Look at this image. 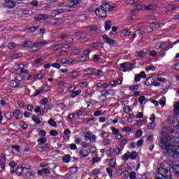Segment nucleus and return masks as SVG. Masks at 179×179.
I'll return each mask as SVG.
<instances>
[{
  "instance_id": "1",
  "label": "nucleus",
  "mask_w": 179,
  "mask_h": 179,
  "mask_svg": "<svg viewBox=\"0 0 179 179\" xmlns=\"http://www.w3.org/2000/svg\"><path fill=\"white\" fill-rule=\"evenodd\" d=\"M159 146L163 150H166L170 156L175 157L179 156V145H173L167 142V138H162L159 141Z\"/></svg>"
},
{
  "instance_id": "2",
  "label": "nucleus",
  "mask_w": 179,
  "mask_h": 179,
  "mask_svg": "<svg viewBox=\"0 0 179 179\" xmlns=\"http://www.w3.org/2000/svg\"><path fill=\"white\" fill-rule=\"evenodd\" d=\"M156 176H157V177H159V178H169V177L171 176V172L163 166H160L157 169Z\"/></svg>"
},
{
  "instance_id": "3",
  "label": "nucleus",
  "mask_w": 179,
  "mask_h": 179,
  "mask_svg": "<svg viewBox=\"0 0 179 179\" xmlns=\"http://www.w3.org/2000/svg\"><path fill=\"white\" fill-rule=\"evenodd\" d=\"M136 157H138V152H136V151H133L131 152L128 151L122 157V159L124 162H127L129 159H131V160H135L136 159Z\"/></svg>"
},
{
  "instance_id": "4",
  "label": "nucleus",
  "mask_w": 179,
  "mask_h": 179,
  "mask_svg": "<svg viewBox=\"0 0 179 179\" xmlns=\"http://www.w3.org/2000/svg\"><path fill=\"white\" fill-rule=\"evenodd\" d=\"M22 80H23V78H22V76H20V74H17L15 76V80H12L10 81V86L11 87H13L14 89H16V87H19L20 82Z\"/></svg>"
},
{
  "instance_id": "5",
  "label": "nucleus",
  "mask_w": 179,
  "mask_h": 179,
  "mask_svg": "<svg viewBox=\"0 0 179 179\" xmlns=\"http://www.w3.org/2000/svg\"><path fill=\"white\" fill-rule=\"evenodd\" d=\"M72 6H64L62 8L54 10L52 14L54 16L61 15V13H65V12H72Z\"/></svg>"
},
{
  "instance_id": "6",
  "label": "nucleus",
  "mask_w": 179,
  "mask_h": 179,
  "mask_svg": "<svg viewBox=\"0 0 179 179\" xmlns=\"http://www.w3.org/2000/svg\"><path fill=\"white\" fill-rule=\"evenodd\" d=\"M135 68L134 64L125 62L120 64V71L122 72H127V71H132Z\"/></svg>"
},
{
  "instance_id": "7",
  "label": "nucleus",
  "mask_w": 179,
  "mask_h": 179,
  "mask_svg": "<svg viewBox=\"0 0 179 179\" xmlns=\"http://www.w3.org/2000/svg\"><path fill=\"white\" fill-rule=\"evenodd\" d=\"M48 44H50V42L47 41H43L42 42H36L33 44L32 47H31V52H37L38 50H34L33 49L38 48V50H40L41 47H43V45H47Z\"/></svg>"
},
{
  "instance_id": "8",
  "label": "nucleus",
  "mask_w": 179,
  "mask_h": 179,
  "mask_svg": "<svg viewBox=\"0 0 179 179\" xmlns=\"http://www.w3.org/2000/svg\"><path fill=\"white\" fill-rule=\"evenodd\" d=\"M71 44H62V43H59V44H55V45H52L50 48L51 50H62L63 48H64V50H69V48H71Z\"/></svg>"
},
{
  "instance_id": "9",
  "label": "nucleus",
  "mask_w": 179,
  "mask_h": 179,
  "mask_svg": "<svg viewBox=\"0 0 179 179\" xmlns=\"http://www.w3.org/2000/svg\"><path fill=\"white\" fill-rule=\"evenodd\" d=\"M101 97H103V100H106L107 99V96H114V94H115V91L113 89L103 90L101 91Z\"/></svg>"
},
{
  "instance_id": "10",
  "label": "nucleus",
  "mask_w": 179,
  "mask_h": 179,
  "mask_svg": "<svg viewBox=\"0 0 179 179\" xmlns=\"http://www.w3.org/2000/svg\"><path fill=\"white\" fill-rule=\"evenodd\" d=\"M150 120L151 122H150L147 127L148 129H155V128H156V116H155V114L150 115Z\"/></svg>"
},
{
  "instance_id": "11",
  "label": "nucleus",
  "mask_w": 179,
  "mask_h": 179,
  "mask_svg": "<svg viewBox=\"0 0 179 179\" xmlns=\"http://www.w3.org/2000/svg\"><path fill=\"white\" fill-rule=\"evenodd\" d=\"M95 13L98 17H107V13L101 6L95 10Z\"/></svg>"
},
{
  "instance_id": "12",
  "label": "nucleus",
  "mask_w": 179,
  "mask_h": 179,
  "mask_svg": "<svg viewBox=\"0 0 179 179\" xmlns=\"http://www.w3.org/2000/svg\"><path fill=\"white\" fill-rule=\"evenodd\" d=\"M4 8H8V9H13L16 6V2L12 0H6L3 3Z\"/></svg>"
},
{
  "instance_id": "13",
  "label": "nucleus",
  "mask_w": 179,
  "mask_h": 179,
  "mask_svg": "<svg viewBox=\"0 0 179 179\" xmlns=\"http://www.w3.org/2000/svg\"><path fill=\"white\" fill-rule=\"evenodd\" d=\"M85 141L96 142V136L92 134V131H87L85 136Z\"/></svg>"
},
{
  "instance_id": "14",
  "label": "nucleus",
  "mask_w": 179,
  "mask_h": 179,
  "mask_svg": "<svg viewBox=\"0 0 179 179\" xmlns=\"http://www.w3.org/2000/svg\"><path fill=\"white\" fill-rule=\"evenodd\" d=\"M165 139H167V143H169V141H171L172 143H179V136H174L171 134L168 135Z\"/></svg>"
},
{
  "instance_id": "15",
  "label": "nucleus",
  "mask_w": 179,
  "mask_h": 179,
  "mask_svg": "<svg viewBox=\"0 0 179 179\" xmlns=\"http://www.w3.org/2000/svg\"><path fill=\"white\" fill-rule=\"evenodd\" d=\"M167 121L168 122H170V124H172L173 127L177 128V126L178 125V121H177V117L176 116H169Z\"/></svg>"
},
{
  "instance_id": "16",
  "label": "nucleus",
  "mask_w": 179,
  "mask_h": 179,
  "mask_svg": "<svg viewBox=\"0 0 179 179\" xmlns=\"http://www.w3.org/2000/svg\"><path fill=\"white\" fill-rule=\"evenodd\" d=\"M101 7L105 10L106 13L107 12H111L114 9V7L110 6V4H108V3H102L101 5Z\"/></svg>"
},
{
  "instance_id": "17",
  "label": "nucleus",
  "mask_w": 179,
  "mask_h": 179,
  "mask_svg": "<svg viewBox=\"0 0 179 179\" xmlns=\"http://www.w3.org/2000/svg\"><path fill=\"white\" fill-rule=\"evenodd\" d=\"M142 78L143 79H145V78H146V73H145V71H141L139 74H136L134 80L136 83L141 82V79H142Z\"/></svg>"
},
{
  "instance_id": "18",
  "label": "nucleus",
  "mask_w": 179,
  "mask_h": 179,
  "mask_svg": "<svg viewBox=\"0 0 179 179\" xmlns=\"http://www.w3.org/2000/svg\"><path fill=\"white\" fill-rule=\"evenodd\" d=\"M13 115H14L15 120H22L23 118V113L20 110H15L13 112Z\"/></svg>"
},
{
  "instance_id": "19",
  "label": "nucleus",
  "mask_w": 179,
  "mask_h": 179,
  "mask_svg": "<svg viewBox=\"0 0 179 179\" xmlns=\"http://www.w3.org/2000/svg\"><path fill=\"white\" fill-rule=\"evenodd\" d=\"M102 38L103 41H106V43H107V44H115V41L114 39L108 38L107 35H103L102 36Z\"/></svg>"
},
{
  "instance_id": "20",
  "label": "nucleus",
  "mask_w": 179,
  "mask_h": 179,
  "mask_svg": "<svg viewBox=\"0 0 179 179\" xmlns=\"http://www.w3.org/2000/svg\"><path fill=\"white\" fill-rule=\"evenodd\" d=\"M50 16L46 14H40L38 15V17L36 18V22H38V20H47Z\"/></svg>"
},
{
  "instance_id": "21",
  "label": "nucleus",
  "mask_w": 179,
  "mask_h": 179,
  "mask_svg": "<svg viewBox=\"0 0 179 179\" xmlns=\"http://www.w3.org/2000/svg\"><path fill=\"white\" fill-rule=\"evenodd\" d=\"M38 150L43 153V152H45L48 149H50V146L48 144H45L43 146L38 145Z\"/></svg>"
},
{
  "instance_id": "22",
  "label": "nucleus",
  "mask_w": 179,
  "mask_h": 179,
  "mask_svg": "<svg viewBox=\"0 0 179 179\" xmlns=\"http://www.w3.org/2000/svg\"><path fill=\"white\" fill-rule=\"evenodd\" d=\"M135 55L136 57L143 58V57H146V55H148V53L143 50H141L140 52H136Z\"/></svg>"
},
{
  "instance_id": "23",
  "label": "nucleus",
  "mask_w": 179,
  "mask_h": 179,
  "mask_svg": "<svg viewBox=\"0 0 179 179\" xmlns=\"http://www.w3.org/2000/svg\"><path fill=\"white\" fill-rule=\"evenodd\" d=\"M80 76V74L79 73V71H73L70 73V78L71 79H76Z\"/></svg>"
},
{
  "instance_id": "24",
  "label": "nucleus",
  "mask_w": 179,
  "mask_h": 179,
  "mask_svg": "<svg viewBox=\"0 0 179 179\" xmlns=\"http://www.w3.org/2000/svg\"><path fill=\"white\" fill-rule=\"evenodd\" d=\"M173 108L176 115H179V102H174Z\"/></svg>"
},
{
  "instance_id": "25",
  "label": "nucleus",
  "mask_w": 179,
  "mask_h": 179,
  "mask_svg": "<svg viewBox=\"0 0 179 179\" xmlns=\"http://www.w3.org/2000/svg\"><path fill=\"white\" fill-rule=\"evenodd\" d=\"M98 29L96 25H91L86 27L87 31H97Z\"/></svg>"
},
{
  "instance_id": "26",
  "label": "nucleus",
  "mask_w": 179,
  "mask_h": 179,
  "mask_svg": "<svg viewBox=\"0 0 179 179\" xmlns=\"http://www.w3.org/2000/svg\"><path fill=\"white\" fill-rule=\"evenodd\" d=\"M23 170H24L23 167H22V166L17 167L15 173H16L17 176H18V177H20V176H22L23 174Z\"/></svg>"
},
{
  "instance_id": "27",
  "label": "nucleus",
  "mask_w": 179,
  "mask_h": 179,
  "mask_svg": "<svg viewBox=\"0 0 179 179\" xmlns=\"http://www.w3.org/2000/svg\"><path fill=\"white\" fill-rule=\"evenodd\" d=\"M111 21L108 20L106 21V24H105V30L106 31H108V30H110V29H111Z\"/></svg>"
},
{
  "instance_id": "28",
  "label": "nucleus",
  "mask_w": 179,
  "mask_h": 179,
  "mask_svg": "<svg viewBox=\"0 0 179 179\" xmlns=\"http://www.w3.org/2000/svg\"><path fill=\"white\" fill-rule=\"evenodd\" d=\"M153 77H149L145 82L144 83L146 86H152L153 85V81H152V78Z\"/></svg>"
},
{
  "instance_id": "29",
  "label": "nucleus",
  "mask_w": 179,
  "mask_h": 179,
  "mask_svg": "<svg viewBox=\"0 0 179 179\" xmlns=\"http://www.w3.org/2000/svg\"><path fill=\"white\" fill-rule=\"evenodd\" d=\"M80 155H82V157H87L89 156V151L87 150H80Z\"/></svg>"
},
{
  "instance_id": "30",
  "label": "nucleus",
  "mask_w": 179,
  "mask_h": 179,
  "mask_svg": "<svg viewBox=\"0 0 179 179\" xmlns=\"http://www.w3.org/2000/svg\"><path fill=\"white\" fill-rule=\"evenodd\" d=\"M37 142H38V146L44 145V143H45L47 142V138H41L38 139Z\"/></svg>"
},
{
  "instance_id": "31",
  "label": "nucleus",
  "mask_w": 179,
  "mask_h": 179,
  "mask_svg": "<svg viewBox=\"0 0 179 179\" xmlns=\"http://www.w3.org/2000/svg\"><path fill=\"white\" fill-rule=\"evenodd\" d=\"M81 93H82L81 90H77V91L71 93V97L72 99H73V98L76 97V96H79V94H80Z\"/></svg>"
},
{
  "instance_id": "32",
  "label": "nucleus",
  "mask_w": 179,
  "mask_h": 179,
  "mask_svg": "<svg viewBox=\"0 0 179 179\" xmlns=\"http://www.w3.org/2000/svg\"><path fill=\"white\" fill-rule=\"evenodd\" d=\"M94 71H96V69L88 68L87 69H85L84 72H87V75H93V72Z\"/></svg>"
},
{
  "instance_id": "33",
  "label": "nucleus",
  "mask_w": 179,
  "mask_h": 179,
  "mask_svg": "<svg viewBox=\"0 0 179 179\" xmlns=\"http://www.w3.org/2000/svg\"><path fill=\"white\" fill-rule=\"evenodd\" d=\"M115 166H117V162H115V159H111L110 162V167H111V169H114Z\"/></svg>"
},
{
  "instance_id": "34",
  "label": "nucleus",
  "mask_w": 179,
  "mask_h": 179,
  "mask_svg": "<svg viewBox=\"0 0 179 179\" xmlns=\"http://www.w3.org/2000/svg\"><path fill=\"white\" fill-rule=\"evenodd\" d=\"M32 121H34V122L37 123L38 124H41V121H40V118H38V117L36 115L32 116Z\"/></svg>"
},
{
  "instance_id": "35",
  "label": "nucleus",
  "mask_w": 179,
  "mask_h": 179,
  "mask_svg": "<svg viewBox=\"0 0 179 179\" xmlns=\"http://www.w3.org/2000/svg\"><path fill=\"white\" fill-rule=\"evenodd\" d=\"M8 48H9V50H14V48H16V43L14 42L8 43Z\"/></svg>"
},
{
  "instance_id": "36",
  "label": "nucleus",
  "mask_w": 179,
  "mask_h": 179,
  "mask_svg": "<svg viewBox=\"0 0 179 179\" xmlns=\"http://www.w3.org/2000/svg\"><path fill=\"white\" fill-rule=\"evenodd\" d=\"M177 6H173L171 4H169L167 6L168 10H177Z\"/></svg>"
},
{
  "instance_id": "37",
  "label": "nucleus",
  "mask_w": 179,
  "mask_h": 179,
  "mask_svg": "<svg viewBox=\"0 0 179 179\" xmlns=\"http://www.w3.org/2000/svg\"><path fill=\"white\" fill-rule=\"evenodd\" d=\"M71 55H78L80 54V50H79L78 49L71 50Z\"/></svg>"
},
{
  "instance_id": "38",
  "label": "nucleus",
  "mask_w": 179,
  "mask_h": 179,
  "mask_svg": "<svg viewBox=\"0 0 179 179\" xmlns=\"http://www.w3.org/2000/svg\"><path fill=\"white\" fill-rule=\"evenodd\" d=\"M153 9H155V5L153 4H150L147 6H145V10H153Z\"/></svg>"
},
{
  "instance_id": "39",
  "label": "nucleus",
  "mask_w": 179,
  "mask_h": 179,
  "mask_svg": "<svg viewBox=\"0 0 179 179\" xmlns=\"http://www.w3.org/2000/svg\"><path fill=\"white\" fill-rule=\"evenodd\" d=\"M63 162H64V163H69V162H71V156L69 155H66L63 157Z\"/></svg>"
},
{
  "instance_id": "40",
  "label": "nucleus",
  "mask_w": 179,
  "mask_h": 179,
  "mask_svg": "<svg viewBox=\"0 0 179 179\" xmlns=\"http://www.w3.org/2000/svg\"><path fill=\"white\" fill-rule=\"evenodd\" d=\"M173 173L175 174H179V165H175L173 166Z\"/></svg>"
},
{
  "instance_id": "41",
  "label": "nucleus",
  "mask_w": 179,
  "mask_h": 179,
  "mask_svg": "<svg viewBox=\"0 0 179 179\" xmlns=\"http://www.w3.org/2000/svg\"><path fill=\"white\" fill-rule=\"evenodd\" d=\"M112 130V135H117V134H120V130L115 129V127H111Z\"/></svg>"
},
{
  "instance_id": "42",
  "label": "nucleus",
  "mask_w": 179,
  "mask_h": 179,
  "mask_svg": "<svg viewBox=\"0 0 179 179\" xmlns=\"http://www.w3.org/2000/svg\"><path fill=\"white\" fill-rule=\"evenodd\" d=\"M48 124L49 125H51L52 127H57V122L55 121H54V120L52 119H50L48 121Z\"/></svg>"
},
{
  "instance_id": "43",
  "label": "nucleus",
  "mask_w": 179,
  "mask_h": 179,
  "mask_svg": "<svg viewBox=\"0 0 179 179\" xmlns=\"http://www.w3.org/2000/svg\"><path fill=\"white\" fill-rule=\"evenodd\" d=\"M124 112L126 114H129V113H131V107H129V106H126L124 108Z\"/></svg>"
},
{
  "instance_id": "44",
  "label": "nucleus",
  "mask_w": 179,
  "mask_h": 179,
  "mask_svg": "<svg viewBox=\"0 0 179 179\" xmlns=\"http://www.w3.org/2000/svg\"><path fill=\"white\" fill-rule=\"evenodd\" d=\"M139 89V85H131L129 87V90L134 92V90H138Z\"/></svg>"
},
{
  "instance_id": "45",
  "label": "nucleus",
  "mask_w": 179,
  "mask_h": 179,
  "mask_svg": "<svg viewBox=\"0 0 179 179\" xmlns=\"http://www.w3.org/2000/svg\"><path fill=\"white\" fill-rule=\"evenodd\" d=\"M113 169L114 168H111L110 166L106 169V171L108 174H109V177H113Z\"/></svg>"
},
{
  "instance_id": "46",
  "label": "nucleus",
  "mask_w": 179,
  "mask_h": 179,
  "mask_svg": "<svg viewBox=\"0 0 179 179\" xmlns=\"http://www.w3.org/2000/svg\"><path fill=\"white\" fill-rule=\"evenodd\" d=\"M68 55V51L66 50H62L61 52H59V57H65V55Z\"/></svg>"
},
{
  "instance_id": "47",
  "label": "nucleus",
  "mask_w": 179,
  "mask_h": 179,
  "mask_svg": "<svg viewBox=\"0 0 179 179\" xmlns=\"http://www.w3.org/2000/svg\"><path fill=\"white\" fill-rule=\"evenodd\" d=\"M156 69L153 64H151L150 66L145 68L146 72H149V71H155Z\"/></svg>"
},
{
  "instance_id": "48",
  "label": "nucleus",
  "mask_w": 179,
  "mask_h": 179,
  "mask_svg": "<svg viewBox=\"0 0 179 179\" xmlns=\"http://www.w3.org/2000/svg\"><path fill=\"white\" fill-rule=\"evenodd\" d=\"M101 138H108L110 135L106 131H101L100 134Z\"/></svg>"
},
{
  "instance_id": "49",
  "label": "nucleus",
  "mask_w": 179,
  "mask_h": 179,
  "mask_svg": "<svg viewBox=\"0 0 179 179\" xmlns=\"http://www.w3.org/2000/svg\"><path fill=\"white\" fill-rule=\"evenodd\" d=\"M41 93H43V90L42 89L37 90H36V92L34 94L33 96L36 97V96H38V94H41Z\"/></svg>"
},
{
  "instance_id": "50",
  "label": "nucleus",
  "mask_w": 179,
  "mask_h": 179,
  "mask_svg": "<svg viewBox=\"0 0 179 179\" xmlns=\"http://www.w3.org/2000/svg\"><path fill=\"white\" fill-rule=\"evenodd\" d=\"M122 131H124V132H126L127 134H128V132H131V131H132V129L128 126L124 127L122 129Z\"/></svg>"
},
{
  "instance_id": "51",
  "label": "nucleus",
  "mask_w": 179,
  "mask_h": 179,
  "mask_svg": "<svg viewBox=\"0 0 179 179\" xmlns=\"http://www.w3.org/2000/svg\"><path fill=\"white\" fill-rule=\"evenodd\" d=\"M121 152H122V150L120 148H117L113 150V153H115V155H121Z\"/></svg>"
},
{
  "instance_id": "52",
  "label": "nucleus",
  "mask_w": 179,
  "mask_h": 179,
  "mask_svg": "<svg viewBox=\"0 0 179 179\" xmlns=\"http://www.w3.org/2000/svg\"><path fill=\"white\" fill-rule=\"evenodd\" d=\"M47 103H48V99L47 98H43L41 100V104H42V106H45Z\"/></svg>"
},
{
  "instance_id": "53",
  "label": "nucleus",
  "mask_w": 179,
  "mask_h": 179,
  "mask_svg": "<svg viewBox=\"0 0 179 179\" xmlns=\"http://www.w3.org/2000/svg\"><path fill=\"white\" fill-rule=\"evenodd\" d=\"M50 134L51 136H58V131H57L56 130H51L50 131Z\"/></svg>"
},
{
  "instance_id": "54",
  "label": "nucleus",
  "mask_w": 179,
  "mask_h": 179,
  "mask_svg": "<svg viewBox=\"0 0 179 179\" xmlns=\"http://www.w3.org/2000/svg\"><path fill=\"white\" fill-rule=\"evenodd\" d=\"M87 124L89 125H93L94 124V118H90L87 120Z\"/></svg>"
},
{
  "instance_id": "55",
  "label": "nucleus",
  "mask_w": 179,
  "mask_h": 179,
  "mask_svg": "<svg viewBox=\"0 0 179 179\" xmlns=\"http://www.w3.org/2000/svg\"><path fill=\"white\" fill-rule=\"evenodd\" d=\"M100 160H101V158L96 157H94L92 159V163H99V162H100Z\"/></svg>"
},
{
  "instance_id": "56",
  "label": "nucleus",
  "mask_w": 179,
  "mask_h": 179,
  "mask_svg": "<svg viewBox=\"0 0 179 179\" xmlns=\"http://www.w3.org/2000/svg\"><path fill=\"white\" fill-rule=\"evenodd\" d=\"M50 89H51V87L50 86H48V85H44L42 87L43 92H48V91H50Z\"/></svg>"
},
{
  "instance_id": "57",
  "label": "nucleus",
  "mask_w": 179,
  "mask_h": 179,
  "mask_svg": "<svg viewBox=\"0 0 179 179\" xmlns=\"http://www.w3.org/2000/svg\"><path fill=\"white\" fill-rule=\"evenodd\" d=\"M38 29V27H31L29 28V30L31 33H34V31H36Z\"/></svg>"
},
{
  "instance_id": "58",
  "label": "nucleus",
  "mask_w": 179,
  "mask_h": 179,
  "mask_svg": "<svg viewBox=\"0 0 179 179\" xmlns=\"http://www.w3.org/2000/svg\"><path fill=\"white\" fill-rule=\"evenodd\" d=\"M93 59L97 62V61H100V59H101V57H100V55H95L93 56Z\"/></svg>"
},
{
  "instance_id": "59",
  "label": "nucleus",
  "mask_w": 179,
  "mask_h": 179,
  "mask_svg": "<svg viewBox=\"0 0 179 179\" xmlns=\"http://www.w3.org/2000/svg\"><path fill=\"white\" fill-rule=\"evenodd\" d=\"M43 171L45 174H51V169L50 168L43 169Z\"/></svg>"
},
{
  "instance_id": "60",
  "label": "nucleus",
  "mask_w": 179,
  "mask_h": 179,
  "mask_svg": "<svg viewBox=\"0 0 179 179\" xmlns=\"http://www.w3.org/2000/svg\"><path fill=\"white\" fill-rule=\"evenodd\" d=\"M129 178L130 179H136V173H135V172L130 173Z\"/></svg>"
},
{
  "instance_id": "61",
  "label": "nucleus",
  "mask_w": 179,
  "mask_h": 179,
  "mask_svg": "<svg viewBox=\"0 0 179 179\" xmlns=\"http://www.w3.org/2000/svg\"><path fill=\"white\" fill-rule=\"evenodd\" d=\"M95 76H103V71L100 70H96V72L94 73Z\"/></svg>"
},
{
  "instance_id": "62",
  "label": "nucleus",
  "mask_w": 179,
  "mask_h": 179,
  "mask_svg": "<svg viewBox=\"0 0 179 179\" xmlns=\"http://www.w3.org/2000/svg\"><path fill=\"white\" fill-rule=\"evenodd\" d=\"M122 34H124V36H131V32H129V30L128 29H124L122 31Z\"/></svg>"
},
{
  "instance_id": "63",
  "label": "nucleus",
  "mask_w": 179,
  "mask_h": 179,
  "mask_svg": "<svg viewBox=\"0 0 179 179\" xmlns=\"http://www.w3.org/2000/svg\"><path fill=\"white\" fill-rule=\"evenodd\" d=\"M145 96H141L139 97L138 101L140 104H143V101H145Z\"/></svg>"
},
{
  "instance_id": "64",
  "label": "nucleus",
  "mask_w": 179,
  "mask_h": 179,
  "mask_svg": "<svg viewBox=\"0 0 179 179\" xmlns=\"http://www.w3.org/2000/svg\"><path fill=\"white\" fill-rule=\"evenodd\" d=\"M173 69H175L176 71H179V63L174 64L173 66Z\"/></svg>"
}]
</instances>
